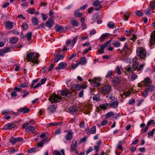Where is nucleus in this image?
<instances>
[{
    "mask_svg": "<svg viewBox=\"0 0 155 155\" xmlns=\"http://www.w3.org/2000/svg\"><path fill=\"white\" fill-rule=\"evenodd\" d=\"M40 56L39 54L38 53H33L31 52L27 54L26 58L28 61H32L33 63L38 64V58Z\"/></svg>",
    "mask_w": 155,
    "mask_h": 155,
    "instance_id": "nucleus-1",
    "label": "nucleus"
},
{
    "mask_svg": "<svg viewBox=\"0 0 155 155\" xmlns=\"http://www.w3.org/2000/svg\"><path fill=\"white\" fill-rule=\"evenodd\" d=\"M152 81L149 77L146 78L143 82V84L145 86L146 90L150 92H152L155 89V87L152 84Z\"/></svg>",
    "mask_w": 155,
    "mask_h": 155,
    "instance_id": "nucleus-2",
    "label": "nucleus"
},
{
    "mask_svg": "<svg viewBox=\"0 0 155 155\" xmlns=\"http://www.w3.org/2000/svg\"><path fill=\"white\" fill-rule=\"evenodd\" d=\"M137 54L141 59H143L146 56V50L143 47H138L136 50Z\"/></svg>",
    "mask_w": 155,
    "mask_h": 155,
    "instance_id": "nucleus-3",
    "label": "nucleus"
},
{
    "mask_svg": "<svg viewBox=\"0 0 155 155\" xmlns=\"http://www.w3.org/2000/svg\"><path fill=\"white\" fill-rule=\"evenodd\" d=\"M32 121L24 123L22 126L23 128H25V131L27 132H34L35 130V129L34 127L29 126L27 127L28 125L32 124Z\"/></svg>",
    "mask_w": 155,
    "mask_h": 155,
    "instance_id": "nucleus-4",
    "label": "nucleus"
},
{
    "mask_svg": "<svg viewBox=\"0 0 155 155\" xmlns=\"http://www.w3.org/2000/svg\"><path fill=\"white\" fill-rule=\"evenodd\" d=\"M62 97L61 96L56 94H53L50 96L48 100L51 103H57L60 101Z\"/></svg>",
    "mask_w": 155,
    "mask_h": 155,
    "instance_id": "nucleus-5",
    "label": "nucleus"
},
{
    "mask_svg": "<svg viewBox=\"0 0 155 155\" xmlns=\"http://www.w3.org/2000/svg\"><path fill=\"white\" fill-rule=\"evenodd\" d=\"M101 88L102 94H105L110 93L111 89V86L107 84H106L103 86L101 87Z\"/></svg>",
    "mask_w": 155,
    "mask_h": 155,
    "instance_id": "nucleus-6",
    "label": "nucleus"
},
{
    "mask_svg": "<svg viewBox=\"0 0 155 155\" xmlns=\"http://www.w3.org/2000/svg\"><path fill=\"white\" fill-rule=\"evenodd\" d=\"M109 104L110 106L114 108H116L118 107L119 103L116 98L112 100L110 102Z\"/></svg>",
    "mask_w": 155,
    "mask_h": 155,
    "instance_id": "nucleus-7",
    "label": "nucleus"
},
{
    "mask_svg": "<svg viewBox=\"0 0 155 155\" xmlns=\"http://www.w3.org/2000/svg\"><path fill=\"white\" fill-rule=\"evenodd\" d=\"M68 111L71 114H75L78 111V107L75 105L72 106L69 108Z\"/></svg>",
    "mask_w": 155,
    "mask_h": 155,
    "instance_id": "nucleus-8",
    "label": "nucleus"
},
{
    "mask_svg": "<svg viewBox=\"0 0 155 155\" xmlns=\"http://www.w3.org/2000/svg\"><path fill=\"white\" fill-rule=\"evenodd\" d=\"M77 142L75 140H73L72 141V143L70 145V151L74 152L76 151L77 147Z\"/></svg>",
    "mask_w": 155,
    "mask_h": 155,
    "instance_id": "nucleus-9",
    "label": "nucleus"
},
{
    "mask_svg": "<svg viewBox=\"0 0 155 155\" xmlns=\"http://www.w3.org/2000/svg\"><path fill=\"white\" fill-rule=\"evenodd\" d=\"M12 48H6L0 50V55L4 56L5 53L12 51Z\"/></svg>",
    "mask_w": 155,
    "mask_h": 155,
    "instance_id": "nucleus-10",
    "label": "nucleus"
},
{
    "mask_svg": "<svg viewBox=\"0 0 155 155\" xmlns=\"http://www.w3.org/2000/svg\"><path fill=\"white\" fill-rule=\"evenodd\" d=\"M61 94L62 96H66L67 97H70L72 96L71 93L69 92L68 89L63 90L61 91Z\"/></svg>",
    "mask_w": 155,
    "mask_h": 155,
    "instance_id": "nucleus-11",
    "label": "nucleus"
},
{
    "mask_svg": "<svg viewBox=\"0 0 155 155\" xmlns=\"http://www.w3.org/2000/svg\"><path fill=\"white\" fill-rule=\"evenodd\" d=\"M67 64L63 62H61L58 65V66L56 67L55 69L56 70H58L60 69H62L65 68L67 66Z\"/></svg>",
    "mask_w": 155,
    "mask_h": 155,
    "instance_id": "nucleus-12",
    "label": "nucleus"
},
{
    "mask_svg": "<svg viewBox=\"0 0 155 155\" xmlns=\"http://www.w3.org/2000/svg\"><path fill=\"white\" fill-rule=\"evenodd\" d=\"M98 80L97 78H94L92 80V85L94 87H98L100 86L101 84L98 82Z\"/></svg>",
    "mask_w": 155,
    "mask_h": 155,
    "instance_id": "nucleus-13",
    "label": "nucleus"
},
{
    "mask_svg": "<svg viewBox=\"0 0 155 155\" xmlns=\"http://www.w3.org/2000/svg\"><path fill=\"white\" fill-rule=\"evenodd\" d=\"M73 138V133L71 130H69L65 136L66 140L69 141Z\"/></svg>",
    "mask_w": 155,
    "mask_h": 155,
    "instance_id": "nucleus-14",
    "label": "nucleus"
},
{
    "mask_svg": "<svg viewBox=\"0 0 155 155\" xmlns=\"http://www.w3.org/2000/svg\"><path fill=\"white\" fill-rule=\"evenodd\" d=\"M56 107L54 105H52L50 106L48 108L50 113H53L56 111Z\"/></svg>",
    "mask_w": 155,
    "mask_h": 155,
    "instance_id": "nucleus-15",
    "label": "nucleus"
},
{
    "mask_svg": "<svg viewBox=\"0 0 155 155\" xmlns=\"http://www.w3.org/2000/svg\"><path fill=\"white\" fill-rule=\"evenodd\" d=\"M64 56L61 54H58L56 55L54 60V61L55 63L57 62L59 60L61 59H63Z\"/></svg>",
    "mask_w": 155,
    "mask_h": 155,
    "instance_id": "nucleus-16",
    "label": "nucleus"
},
{
    "mask_svg": "<svg viewBox=\"0 0 155 155\" xmlns=\"http://www.w3.org/2000/svg\"><path fill=\"white\" fill-rule=\"evenodd\" d=\"M151 40L150 42L151 44H153L155 43V30L152 33V35L150 36Z\"/></svg>",
    "mask_w": 155,
    "mask_h": 155,
    "instance_id": "nucleus-17",
    "label": "nucleus"
},
{
    "mask_svg": "<svg viewBox=\"0 0 155 155\" xmlns=\"http://www.w3.org/2000/svg\"><path fill=\"white\" fill-rule=\"evenodd\" d=\"M54 24L53 20L51 19L48 20L46 22V25L48 27H51Z\"/></svg>",
    "mask_w": 155,
    "mask_h": 155,
    "instance_id": "nucleus-18",
    "label": "nucleus"
},
{
    "mask_svg": "<svg viewBox=\"0 0 155 155\" xmlns=\"http://www.w3.org/2000/svg\"><path fill=\"white\" fill-rule=\"evenodd\" d=\"M39 150L37 147L31 148L28 150V152L29 153H35L36 152L39 151Z\"/></svg>",
    "mask_w": 155,
    "mask_h": 155,
    "instance_id": "nucleus-19",
    "label": "nucleus"
},
{
    "mask_svg": "<svg viewBox=\"0 0 155 155\" xmlns=\"http://www.w3.org/2000/svg\"><path fill=\"white\" fill-rule=\"evenodd\" d=\"M120 81L118 78H115L113 80L112 84L114 87L117 86L120 83Z\"/></svg>",
    "mask_w": 155,
    "mask_h": 155,
    "instance_id": "nucleus-20",
    "label": "nucleus"
},
{
    "mask_svg": "<svg viewBox=\"0 0 155 155\" xmlns=\"http://www.w3.org/2000/svg\"><path fill=\"white\" fill-rule=\"evenodd\" d=\"M6 27L8 29L12 28L13 26V23L12 22L8 21L5 23Z\"/></svg>",
    "mask_w": 155,
    "mask_h": 155,
    "instance_id": "nucleus-21",
    "label": "nucleus"
},
{
    "mask_svg": "<svg viewBox=\"0 0 155 155\" xmlns=\"http://www.w3.org/2000/svg\"><path fill=\"white\" fill-rule=\"evenodd\" d=\"M87 61L85 57H83L81 58L80 61L78 62L80 64L84 65L86 63Z\"/></svg>",
    "mask_w": 155,
    "mask_h": 155,
    "instance_id": "nucleus-22",
    "label": "nucleus"
},
{
    "mask_svg": "<svg viewBox=\"0 0 155 155\" xmlns=\"http://www.w3.org/2000/svg\"><path fill=\"white\" fill-rule=\"evenodd\" d=\"M31 21L32 24L35 25H37L39 23L38 20L36 17L32 18Z\"/></svg>",
    "mask_w": 155,
    "mask_h": 155,
    "instance_id": "nucleus-23",
    "label": "nucleus"
},
{
    "mask_svg": "<svg viewBox=\"0 0 155 155\" xmlns=\"http://www.w3.org/2000/svg\"><path fill=\"white\" fill-rule=\"evenodd\" d=\"M71 23L73 27H77L79 24L77 21L75 20H72L71 21Z\"/></svg>",
    "mask_w": 155,
    "mask_h": 155,
    "instance_id": "nucleus-24",
    "label": "nucleus"
},
{
    "mask_svg": "<svg viewBox=\"0 0 155 155\" xmlns=\"http://www.w3.org/2000/svg\"><path fill=\"white\" fill-rule=\"evenodd\" d=\"M82 15V13L79 12L78 10L75 11L74 14V16L75 17H81Z\"/></svg>",
    "mask_w": 155,
    "mask_h": 155,
    "instance_id": "nucleus-25",
    "label": "nucleus"
},
{
    "mask_svg": "<svg viewBox=\"0 0 155 155\" xmlns=\"http://www.w3.org/2000/svg\"><path fill=\"white\" fill-rule=\"evenodd\" d=\"M18 41V39L16 38L13 37L10 39V41L12 44H13L16 43Z\"/></svg>",
    "mask_w": 155,
    "mask_h": 155,
    "instance_id": "nucleus-26",
    "label": "nucleus"
},
{
    "mask_svg": "<svg viewBox=\"0 0 155 155\" xmlns=\"http://www.w3.org/2000/svg\"><path fill=\"white\" fill-rule=\"evenodd\" d=\"M55 28L56 29V31L57 32H59L61 30H64V27L62 26H58V25H56L55 26Z\"/></svg>",
    "mask_w": 155,
    "mask_h": 155,
    "instance_id": "nucleus-27",
    "label": "nucleus"
},
{
    "mask_svg": "<svg viewBox=\"0 0 155 155\" xmlns=\"http://www.w3.org/2000/svg\"><path fill=\"white\" fill-rule=\"evenodd\" d=\"M130 13L128 12H126L124 15V18L125 21L128 20L130 16Z\"/></svg>",
    "mask_w": 155,
    "mask_h": 155,
    "instance_id": "nucleus-28",
    "label": "nucleus"
},
{
    "mask_svg": "<svg viewBox=\"0 0 155 155\" xmlns=\"http://www.w3.org/2000/svg\"><path fill=\"white\" fill-rule=\"evenodd\" d=\"M109 105V104L105 103L102 104H101L99 106V107L101 108H102L103 110L106 109L107 107Z\"/></svg>",
    "mask_w": 155,
    "mask_h": 155,
    "instance_id": "nucleus-29",
    "label": "nucleus"
},
{
    "mask_svg": "<svg viewBox=\"0 0 155 155\" xmlns=\"http://www.w3.org/2000/svg\"><path fill=\"white\" fill-rule=\"evenodd\" d=\"M100 95L99 94H96L93 97L94 100L97 101H98L100 100Z\"/></svg>",
    "mask_w": 155,
    "mask_h": 155,
    "instance_id": "nucleus-30",
    "label": "nucleus"
},
{
    "mask_svg": "<svg viewBox=\"0 0 155 155\" xmlns=\"http://www.w3.org/2000/svg\"><path fill=\"white\" fill-rule=\"evenodd\" d=\"M125 69L126 71V73H127V74H129L133 71V69L131 68L130 67H126L125 68Z\"/></svg>",
    "mask_w": 155,
    "mask_h": 155,
    "instance_id": "nucleus-31",
    "label": "nucleus"
},
{
    "mask_svg": "<svg viewBox=\"0 0 155 155\" xmlns=\"http://www.w3.org/2000/svg\"><path fill=\"white\" fill-rule=\"evenodd\" d=\"M113 72L112 71H109L107 73L106 76V78H109L110 77L113 75Z\"/></svg>",
    "mask_w": 155,
    "mask_h": 155,
    "instance_id": "nucleus-32",
    "label": "nucleus"
},
{
    "mask_svg": "<svg viewBox=\"0 0 155 155\" xmlns=\"http://www.w3.org/2000/svg\"><path fill=\"white\" fill-rule=\"evenodd\" d=\"M28 28V24L26 22H24L21 26V29L22 30H25Z\"/></svg>",
    "mask_w": 155,
    "mask_h": 155,
    "instance_id": "nucleus-33",
    "label": "nucleus"
},
{
    "mask_svg": "<svg viewBox=\"0 0 155 155\" xmlns=\"http://www.w3.org/2000/svg\"><path fill=\"white\" fill-rule=\"evenodd\" d=\"M27 11L31 14H33L35 12V9L33 8H30Z\"/></svg>",
    "mask_w": 155,
    "mask_h": 155,
    "instance_id": "nucleus-34",
    "label": "nucleus"
},
{
    "mask_svg": "<svg viewBox=\"0 0 155 155\" xmlns=\"http://www.w3.org/2000/svg\"><path fill=\"white\" fill-rule=\"evenodd\" d=\"M107 26L110 28H113L115 26V24L113 22L110 21L108 24Z\"/></svg>",
    "mask_w": 155,
    "mask_h": 155,
    "instance_id": "nucleus-35",
    "label": "nucleus"
},
{
    "mask_svg": "<svg viewBox=\"0 0 155 155\" xmlns=\"http://www.w3.org/2000/svg\"><path fill=\"white\" fill-rule=\"evenodd\" d=\"M150 6L152 9L155 8V2L154 1L150 2Z\"/></svg>",
    "mask_w": 155,
    "mask_h": 155,
    "instance_id": "nucleus-36",
    "label": "nucleus"
},
{
    "mask_svg": "<svg viewBox=\"0 0 155 155\" xmlns=\"http://www.w3.org/2000/svg\"><path fill=\"white\" fill-rule=\"evenodd\" d=\"M90 133L92 134H94L96 133V127L94 126L91 128L90 130Z\"/></svg>",
    "mask_w": 155,
    "mask_h": 155,
    "instance_id": "nucleus-37",
    "label": "nucleus"
},
{
    "mask_svg": "<svg viewBox=\"0 0 155 155\" xmlns=\"http://www.w3.org/2000/svg\"><path fill=\"white\" fill-rule=\"evenodd\" d=\"M11 97L12 98H15L17 96L18 97L17 95V93L15 91H13L11 93Z\"/></svg>",
    "mask_w": 155,
    "mask_h": 155,
    "instance_id": "nucleus-38",
    "label": "nucleus"
},
{
    "mask_svg": "<svg viewBox=\"0 0 155 155\" xmlns=\"http://www.w3.org/2000/svg\"><path fill=\"white\" fill-rule=\"evenodd\" d=\"M101 3L100 2V0H97L96 1H94L92 4L94 6H97L100 5V4Z\"/></svg>",
    "mask_w": 155,
    "mask_h": 155,
    "instance_id": "nucleus-39",
    "label": "nucleus"
},
{
    "mask_svg": "<svg viewBox=\"0 0 155 155\" xmlns=\"http://www.w3.org/2000/svg\"><path fill=\"white\" fill-rule=\"evenodd\" d=\"M10 141L11 143L13 144H15L16 141V138L13 137H12L10 140Z\"/></svg>",
    "mask_w": 155,
    "mask_h": 155,
    "instance_id": "nucleus-40",
    "label": "nucleus"
},
{
    "mask_svg": "<svg viewBox=\"0 0 155 155\" xmlns=\"http://www.w3.org/2000/svg\"><path fill=\"white\" fill-rule=\"evenodd\" d=\"M136 14L138 16H142L143 15V13L140 10H137L136 12Z\"/></svg>",
    "mask_w": 155,
    "mask_h": 155,
    "instance_id": "nucleus-41",
    "label": "nucleus"
},
{
    "mask_svg": "<svg viewBox=\"0 0 155 155\" xmlns=\"http://www.w3.org/2000/svg\"><path fill=\"white\" fill-rule=\"evenodd\" d=\"M109 33H105L102 35L100 37V39L102 40H104L108 36Z\"/></svg>",
    "mask_w": 155,
    "mask_h": 155,
    "instance_id": "nucleus-42",
    "label": "nucleus"
},
{
    "mask_svg": "<svg viewBox=\"0 0 155 155\" xmlns=\"http://www.w3.org/2000/svg\"><path fill=\"white\" fill-rule=\"evenodd\" d=\"M114 116V113L112 111H110V112H108L106 115V117L107 118H108V117H111V116Z\"/></svg>",
    "mask_w": 155,
    "mask_h": 155,
    "instance_id": "nucleus-43",
    "label": "nucleus"
},
{
    "mask_svg": "<svg viewBox=\"0 0 155 155\" xmlns=\"http://www.w3.org/2000/svg\"><path fill=\"white\" fill-rule=\"evenodd\" d=\"M74 87L76 90L79 91L81 88V85L79 84H77L74 85Z\"/></svg>",
    "mask_w": 155,
    "mask_h": 155,
    "instance_id": "nucleus-44",
    "label": "nucleus"
},
{
    "mask_svg": "<svg viewBox=\"0 0 155 155\" xmlns=\"http://www.w3.org/2000/svg\"><path fill=\"white\" fill-rule=\"evenodd\" d=\"M31 36L32 33L31 32H28L26 36L28 41H29L31 39Z\"/></svg>",
    "mask_w": 155,
    "mask_h": 155,
    "instance_id": "nucleus-45",
    "label": "nucleus"
},
{
    "mask_svg": "<svg viewBox=\"0 0 155 155\" xmlns=\"http://www.w3.org/2000/svg\"><path fill=\"white\" fill-rule=\"evenodd\" d=\"M61 129L58 128L57 130H55L54 131V134L55 135H58L61 133Z\"/></svg>",
    "mask_w": 155,
    "mask_h": 155,
    "instance_id": "nucleus-46",
    "label": "nucleus"
},
{
    "mask_svg": "<svg viewBox=\"0 0 155 155\" xmlns=\"http://www.w3.org/2000/svg\"><path fill=\"white\" fill-rule=\"evenodd\" d=\"M79 64H80L79 62H78L74 64H73L72 65L71 68L72 69L74 70L75 69L77 68Z\"/></svg>",
    "mask_w": 155,
    "mask_h": 155,
    "instance_id": "nucleus-47",
    "label": "nucleus"
},
{
    "mask_svg": "<svg viewBox=\"0 0 155 155\" xmlns=\"http://www.w3.org/2000/svg\"><path fill=\"white\" fill-rule=\"evenodd\" d=\"M148 91L146 90V91H144V92H142L143 96L144 97H147L148 94Z\"/></svg>",
    "mask_w": 155,
    "mask_h": 155,
    "instance_id": "nucleus-48",
    "label": "nucleus"
},
{
    "mask_svg": "<svg viewBox=\"0 0 155 155\" xmlns=\"http://www.w3.org/2000/svg\"><path fill=\"white\" fill-rule=\"evenodd\" d=\"M155 131V129H153L151 131L149 132H148V137H150V136H152Z\"/></svg>",
    "mask_w": 155,
    "mask_h": 155,
    "instance_id": "nucleus-49",
    "label": "nucleus"
},
{
    "mask_svg": "<svg viewBox=\"0 0 155 155\" xmlns=\"http://www.w3.org/2000/svg\"><path fill=\"white\" fill-rule=\"evenodd\" d=\"M99 16L98 15H95L93 16L92 18V20L94 21H95L98 18Z\"/></svg>",
    "mask_w": 155,
    "mask_h": 155,
    "instance_id": "nucleus-50",
    "label": "nucleus"
},
{
    "mask_svg": "<svg viewBox=\"0 0 155 155\" xmlns=\"http://www.w3.org/2000/svg\"><path fill=\"white\" fill-rule=\"evenodd\" d=\"M8 126L9 127L10 129L14 128L15 127V125L13 123H8Z\"/></svg>",
    "mask_w": 155,
    "mask_h": 155,
    "instance_id": "nucleus-51",
    "label": "nucleus"
},
{
    "mask_svg": "<svg viewBox=\"0 0 155 155\" xmlns=\"http://www.w3.org/2000/svg\"><path fill=\"white\" fill-rule=\"evenodd\" d=\"M113 44L116 47H119L120 46V43L118 41H115L114 43Z\"/></svg>",
    "mask_w": 155,
    "mask_h": 155,
    "instance_id": "nucleus-52",
    "label": "nucleus"
},
{
    "mask_svg": "<svg viewBox=\"0 0 155 155\" xmlns=\"http://www.w3.org/2000/svg\"><path fill=\"white\" fill-rule=\"evenodd\" d=\"M122 142V141H120L117 145L118 148V149H120L121 150H123V147H122L121 144V143Z\"/></svg>",
    "mask_w": 155,
    "mask_h": 155,
    "instance_id": "nucleus-53",
    "label": "nucleus"
},
{
    "mask_svg": "<svg viewBox=\"0 0 155 155\" xmlns=\"http://www.w3.org/2000/svg\"><path fill=\"white\" fill-rule=\"evenodd\" d=\"M125 35H130L132 34L133 32L132 30H129V31L126 30L125 31Z\"/></svg>",
    "mask_w": 155,
    "mask_h": 155,
    "instance_id": "nucleus-54",
    "label": "nucleus"
},
{
    "mask_svg": "<svg viewBox=\"0 0 155 155\" xmlns=\"http://www.w3.org/2000/svg\"><path fill=\"white\" fill-rule=\"evenodd\" d=\"M19 87H27V84L26 83H24L22 84L19 85Z\"/></svg>",
    "mask_w": 155,
    "mask_h": 155,
    "instance_id": "nucleus-55",
    "label": "nucleus"
},
{
    "mask_svg": "<svg viewBox=\"0 0 155 155\" xmlns=\"http://www.w3.org/2000/svg\"><path fill=\"white\" fill-rule=\"evenodd\" d=\"M41 16H42V19L44 21H45L48 17V16L47 15H45L43 13H42Z\"/></svg>",
    "mask_w": 155,
    "mask_h": 155,
    "instance_id": "nucleus-56",
    "label": "nucleus"
},
{
    "mask_svg": "<svg viewBox=\"0 0 155 155\" xmlns=\"http://www.w3.org/2000/svg\"><path fill=\"white\" fill-rule=\"evenodd\" d=\"M44 145V143L41 142L40 143H38L37 144V145L36 147H37L38 148L39 147H42Z\"/></svg>",
    "mask_w": 155,
    "mask_h": 155,
    "instance_id": "nucleus-57",
    "label": "nucleus"
},
{
    "mask_svg": "<svg viewBox=\"0 0 155 155\" xmlns=\"http://www.w3.org/2000/svg\"><path fill=\"white\" fill-rule=\"evenodd\" d=\"M117 73L119 74L120 75L121 74L120 69L118 66H117L116 68Z\"/></svg>",
    "mask_w": 155,
    "mask_h": 155,
    "instance_id": "nucleus-58",
    "label": "nucleus"
},
{
    "mask_svg": "<svg viewBox=\"0 0 155 155\" xmlns=\"http://www.w3.org/2000/svg\"><path fill=\"white\" fill-rule=\"evenodd\" d=\"M137 78V75L135 74H133L131 76V80L132 81H134Z\"/></svg>",
    "mask_w": 155,
    "mask_h": 155,
    "instance_id": "nucleus-59",
    "label": "nucleus"
},
{
    "mask_svg": "<svg viewBox=\"0 0 155 155\" xmlns=\"http://www.w3.org/2000/svg\"><path fill=\"white\" fill-rule=\"evenodd\" d=\"M53 155H61V154L59 151L55 150L54 151Z\"/></svg>",
    "mask_w": 155,
    "mask_h": 155,
    "instance_id": "nucleus-60",
    "label": "nucleus"
},
{
    "mask_svg": "<svg viewBox=\"0 0 155 155\" xmlns=\"http://www.w3.org/2000/svg\"><path fill=\"white\" fill-rule=\"evenodd\" d=\"M78 36H76L73 39L72 41L73 42V43H72V47H73L75 44V42L76 41L77 39V38L78 37Z\"/></svg>",
    "mask_w": 155,
    "mask_h": 155,
    "instance_id": "nucleus-61",
    "label": "nucleus"
},
{
    "mask_svg": "<svg viewBox=\"0 0 155 155\" xmlns=\"http://www.w3.org/2000/svg\"><path fill=\"white\" fill-rule=\"evenodd\" d=\"M30 110V109L28 108H25L24 107V111L23 112V114H25L28 112Z\"/></svg>",
    "mask_w": 155,
    "mask_h": 155,
    "instance_id": "nucleus-62",
    "label": "nucleus"
},
{
    "mask_svg": "<svg viewBox=\"0 0 155 155\" xmlns=\"http://www.w3.org/2000/svg\"><path fill=\"white\" fill-rule=\"evenodd\" d=\"M144 65L145 64H142L141 65H140L137 68V70L138 71H140L142 70Z\"/></svg>",
    "mask_w": 155,
    "mask_h": 155,
    "instance_id": "nucleus-63",
    "label": "nucleus"
},
{
    "mask_svg": "<svg viewBox=\"0 0 155 155\" xmlns=\"http://www.w3.org/2000/svg\"><path fill=\"white\" fill-rule=\"evenodd\" d=\"M14 91L16 92L17 93V91L18 92H21L22 91V89L19 88H18L17 87H16L14 88Z\"/></svg>",
    "mask_w": 155,
    "mask_h": 155,
    "instance_id": "nucleus-64",
    "label": "nucleus"
}]
</instances>
